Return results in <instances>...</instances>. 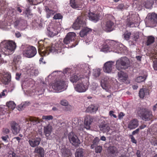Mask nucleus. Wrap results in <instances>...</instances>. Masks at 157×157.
Wrapping results in <instances>:
<instances>
[{
  "mask_svg": "<svg viewBox=\"0 0 157 157\" xmlns=\"http://www.w3.org/2000/svg\"><path fill=\"white\" fill-rule=\"evenodd\" d=\"M44 41L42 40L38 42V52L42 56L48 55L50 52H55L58 53L61 52L64 48L62 43H57L46 48L44 47Z\"/></svg>",
  "mask_w": 157,
  "mask_h": 157,
  "instance_id": "obj_1",
  "label": "nucleus"
},
{
  "mask_svg": "<svg viewBox=\"0 0 157 157\" xmlns=\"http://www.w3.org/2000/svg\"><path fill=\"white\" fill-rule=\"evenodd\" d=\"M16 47V44L12 40H4L0 44V51L6 55L12 54Z\"/></svg>",
  "mask_w": 157,
  "mask_h": 157,
  "instance_id": "obj_2",
  "label": "nucleus"
},
{
  "mask_svg": "<svg viewBox=\"0 0 157 157\" xmlns=\"http://www.w3.org/2000/svg\"><path fill=\"white\" fill-rule=\"evenodd\" d=\"M75 36L76 34L75 33H68L63 40V42L66 44L69 43L71 48L75 47L78 43V41L77 40L74 41Z\"/></svg>",
  "mask_w": 157,
  "mask_h": 157,
  "instance_id": "obj_3",
  "label": "nucleus"
},
{
  "mask_svg": "<svg viewBox=\"0 0 157 157\" xmlns=\"http://www.w3.org/2000/svg\"><path fill=\"white\" fill-rule=\"evenodd\" d=\"M89 84L84 78H81L75 86V90L79 93L85 92L88 89Z\"/></svg>",
  "mask_w": 157,
  "mask_h": 157,
  "instance_id": "obj_4",
  "label": "nucleus"
},
{
  "mask_svg": "<svg viewBox=\"0 0 157 157\" xmlns=\"http://www.w3.org/2000/svg\"><path fill=\"white\" fill-rule=\"evenodd\" d=\"M129 66L128 59L125 57H121L117 61L116 67L118 70L125 69L128 68Z\"/></svg>",
  "mask_w": 157,
  "mask_h": 157,
  "instance_id": "obj_5",
  "label": "nucleus"
},
{
  "mask_svg": "<svg viewBox=\"0 0 157 157\" xmlns=\"http://www.w3.org/2000/svg\"><path fill=\"white\" fill-rule=\"evenodd\" d=\"M36 49L33 46H28L25 47L23 52V55L28 58L34 56L36 53Z\"/></svg>",
  "mask_w": 157,
  "mask_h": 157,
  "instance_id": "obj_6",
  "label": "nucleus"
},
{
  "mask_svg": "<svg viewBox=\"0 0 157 157\" xmlns=\"http://www.w3.org/2000/svg\"><path fill=\"white\" fill-rule=\"evenodd\" d=\"M65 83V81L61 80L57 81L52 84V88L56 92H61L65 89L66 86Z\"/></svg>",
  "mask_w": 157,
  "mask_h": 157,
  "instance_id": "obj_7",
  "label": "nucleus"
},
{
  "mask_svg": "<svg viewBox=\"0 0 157 157\" xmlns=\"http://www.w3.org/2000/svg\"><path fill=\"white\" fill-rule=\"evenodd\" d=\"M140 111V115L143 120L149 121L152 118L153 115L152 112L148 109H142Z\"/></svg>",
  "mask_w": 157,
  "mask_h": 157,
  "instance_id": "obj_8",
  "label": "nucleus"
},
{
  "mask_svg": "<svg viewBox=\"0 0 157 157\" xmlns=\"http://www.w3.org/2000/svg\"><path fill=\"white\" fill-rule=\"evenodd\" d=\"M86 25V22L83 18L81 16L78 17L72 25V28L76 30H78L81 27Z\"/></svg>",
  "mask_w": 157,
  "mask_h": 157,
  "instance_id": "obj_9",
  "label": "nucleus"
},
{
  "mask_svg": "<svg viewBox=\"0 0 157 157\" xmlns=\"http://www.w3.org/2000/svg\"><path fill=\"white\" fill-rule=\"evenodd\" d=\"M70 141L72 144L75 147H78L80 144V141L78 137L73 132H71L68 136Z\"/></svg>",
  "mask_w": 157,
  "mask_h": 157,
  "instance_id": "obj_10",
  "label": "nucleus"
},
{
  "mask_svg": "<svg viewBox=\"0 0 157 157\" xmlns=\"http://www.w3.org/2000/svg\"><path fill=\"white\" fill-rule=\"evenodd\" d=\"M118 77L119 80L122 82L125 83L126 84H128L129 82L128 80V75L124 72L122 71H120L118 73Z\"/></svg>",
  "mask_w": 157,
  "mask_h": 157,
  "instance_id": "obj_11",
  "label": "nucleus"
},
{
  "mask_svg": "<svg viewBox=\"0 0 157 157\" xmlns=\"http://www.w3.org/2000/svg\"><path fill=\"white\" fill-rule=\"evenodd\" d=\"M11 75L9 72H4L2 76L0 75V79L3 84H8L11 81Z\"/></svg>",
  "mask_w": 157,
  "mask_h": 157,
  "instance_id": "obj_12",
  "label": "nucleus"
},
{
  "mask_svg": "<svg viewBox=\"0 0 157 157\" xmlns=\"http://www.w3.org/2000/svg\"><path fill=\"white\" fill-rule=\"evenodd\" d=\"M114 23L111 21H107L105 24L102 25V27L103 29L106 32H110L113 29Z\"/></svg>",
  "mask_w": 157,
  "mask_h": 157,
  "instance_id": "obj_13",
  "label": "nucleus"
},
{
  "mask_svg": "<svg viewBox=\"0 0 157 157\" xmlns=\"http://www.w3.org/2000/svg\"><path fill=\"white\" fill-rule=\"evenodd\" d=\"M44 133L46 136L47 139H50L51 134L52 131V126L48 124L46 126L44 127Z\"/></svg>",
  "mask_w": 157,
  "mask_h": 157,
  "instance_id": "obj_14",
  "label": "nucleus"
},
{
  "mask_svg": "<svg viewBox=\"0 0 157 157\" xmlns=\"http://www.w3.org/2000/svg\"><path fill=\"white\" fill-rule=\"evenodd\" d=\"M94 120V117L90 116H86L84 120V127L86 129L89 130L90 129V125Z\"/></svg>",
  "mask_w": 157,
  "mask_h": 157,
  "instance_id": "obj_15",
  "label": "nucleus"
},
{
  "mask_svg": "<svg viewBox=\"0 0 157 157\" xmlns=\"http://www.w3.org/2000/svg\"><path fill=\"white\" fill-rule=\"evenodd\" d=\"M58 30L56 27L50 25L47 28L46 34L49 36L52 37L58 34Z\"/></svg>",
  "mask_w": 157,
  "mask_h": 157,
  "instance_id": "obj_16",
  "label": "nucleus"
},
{
  "mask_svg": "<svg viewBox=\"0 0 157 157\" xmlns=\"http://www.w3.org/2000/svg\"><path fill=\"white\" fill-rule=\"evenodd\" d=\"M70 5L72 8L79 10L82 8V2L81 0H70Z\"/></svg>",
  "mask_w": 157,
  "mask_h": 157,
  "instance_id": "obj_17",
  "label": "nucleus"
},
{
  "mask_svg": "<svg viewBox=\"0 0 157 157\" xmlns=\"http://www.w3.org/2000/svg\"><path fill=\"white\" fill-rule=\"evenodd\" d=\"M41 141L40 137H36L34 138L30 139L28 142L29 144L32 147H37L40 144Z\"/></svg>",
  "mask_w": 157,
  "mask_h": 157,
  "instance_id": "obj_18",
  "label": "nucleus"
},
{
  "mask_svg": "<svg viewBox=\"0 0 157 157\" xmlns=\"http://www.w3.org/2000/svg\"><path fill=\"white\" fill-rule=\"evenodd\" d=\"M138 125V121L137 119H134L128 122V128L130 130L136 128Z\"/></svg>",
  "mask_w": 157,
  "mask_h": 157,
  "instance_id": "obj_19",
  "label": "nucleus"
},
{
  "mask_svg": "<svg viewBox=\"0 0 157 157\" xmlns=\"http://www.w3.org/2000/svg\"><path fill=\"white\" fill-rule=\"evenodd\" d=\"M11 127L13 133L14 134L18 133L20 131V127L19 124L15 121H12L11 123Z\"/></svg>",
  "mask_w": 157,
  "mask_h": 157,
  "instance_id": "obj_20",
  "label": "nucleus"
},
{
  "mask_svg": "<svg viewBox=\"0 0 157 157\" xmlns=\"http://www.w3.org/2000/svg\"><path fill=\"white\" fill-rule=\"evenodd\" d=\"M113 63L110 61L106 62L104 65L103 70L107 73H111L112 70Z\"/></svg>",
  "mask_w": 157,
  "mask_h": 157,
  "instance_id": "obj_21",
  "label": "nucleus"
},
{
  "mask_svg": "<svg viewBox=\"0 0 157 157\" xmlns=\"http://www.w3.org/2000/svg\"><path fill=\"white\" fill-rule=\"evenodd\" d=\"M108 152L110 157H114L117 153V149L115 146H109L108 149Z\"/></svg>",
  "mask_w": 157,
  "mask_h": 157,
  "instance_id": "obj_22",
  "label": "nucleus"
},
{
  "mask_svg": "<svg viewBox=\"0 0 157 157\" xmlns=\"http://www.w3.org/2000/svg\"><path fill=\"white\" fill-rule=\"evenodd\" d=\"M34 152L38 157H44V149L40 147H37L34 150Z\"/></svg>",
  "mask_w": 157,
  "mask_h": 157,
  "instance_id": "obj_23",
  "label": "nucleus"
},
{
  "mask_svg": "<svg viewBox=\"0 0 157 157\" xmlns=\"http://www.w3.org/2000/svg\"><path fill=\"white\" fill-rule=\"evenodd\" d=\"M149 90L146 88H142L140 89L139 92V96L140 98H143L144 97L149 95Z\"/></svg>",
  "mask_w": 157,
  "mask_h": 157,
  "instance_id": "obj_24",
  "label": "nucleus"
},
{
  "mask_svg": "<svg viewBox=\"0 0 157 157\" xmlns=\"http://www.w3.org/2000/svg\"><path fill=\"white\" fill-rule=\"evenodd\" d=\"M88 16L90 20L95 22L98 21L99 19V16L98 14L90 12L89 13Z\"/></svg>",
  "mask_w": 157,
  "mask_h": 157,
  "instance_id": "obj_25",
  "label": "nucleus"
},
{
  "mask_svg": "<svg viewBox=\"0 0 157 157\" xmlns=\"http://www.w3.org/2000/svg\"><path fill=\"white\" fill-rule=\"evenodd\" d=\"M100 130L103 133H108L110 130L109 125L107 124H101L99 125Z\"/></svg>",
  "mask_w": 157,
  "mask_h": 157,
  "instance_id": "obj_26",
  "label": "nucleus"
},
{
  "mask_svg": "<svg viewBox=\"0 0 157 157\" xmlns=\"http://www.w3.org/2000/svg\"><path fill=\"white\" fill-rule=\"evenodd\" d=\"M98 107L97 105H90L86 109L87 112L91 113L95 112L98 109Z\"/></svg>",
  "mask_w": 157,
  "mask_h": 157,
  "instance_id": "obj_27",
  "label": "nucleus"
},
{
  "mask_svg": "<svg viewBox=\"0 0 157 157\" xmlns=\"http://www.w3.org/2000/svg\"><path fill=\"white\" fill-rule=\"evenodd\" d=\"M83 149L79 148L77 149L75 153V157H85Z\"/></svg>",
  "mask_w": 157,
  "mask_h": 157,
  "instance_id": "obj_28",
  "label": "nucleus"
},
{
  "mask_svg": "<svg viewBox=\"0 0 157 157\" xmlns=\"http://www.w3.org/2000/svg\"><path fill=\"white\" fill-rule=\"evenodd\" d=\"M29 121L32 122L33 125L36 124L40 122V121L38 118L33 117H29L26 119V122L29 123Z\"/></svg>",
  "mask_w": 157,
  "mask_h": 157,
  "instance_id": "obj_29",
  "label": "nucleus"
},
{
  "mask_svg": "<svg viewBox=\"0 0 157 157\" xmlns=\"http://www.w3.org/2000/svg\"><path fill=\"white\" fill-rule=\"evenodd\" d=\"M91 30L88 28H86L82 29L80 32V35L81 37H84L86 36Z\"/></svg>",
  "mask_w": 157,
  "mask_h": 157,
  "instance_id": "obj_30",
  "label": "nucleus"
},
{
  "mask_svg": "<svg viewBox=\"0 0 157 157\" xmlns=\"http://www.w3.org/2000/svg\"><path fill=\"white\" fill-rule=\"evenodd\" d=\"M45 10L46 13V17L49 18L51 16L54 15L55 11L51 9H50L47 6H46L45 8Z\"/></svg>",
  "mask_w": 157,
  "mask_h": 157,
  "instance_id": "obj_31",
  "label": "nucleus"
},
{
  "mask_svg": "<svg viewBox=\"0 0 157 157\" xmlns=\"http://www.w3.org/2000/svg\"><path fill=\"white\" fill-rule=\"evenodd\" d=\"M149 22L152 25L157 23V14H153L151 15L149 19Z\"/></svg>",
  "mask_w": 157,
  "mask_h": 157,
  "instance_id": "obj_32",
  "label": "nucleus"
},
{
  "mask_svg": "<svg viewBox=\"0 0 157 157\" xmlns=\"http://www.w3.org/2000/svg\"><path fill=\"white\" fill-rule=\"evenodd\" d=\"M78 75H74L72 76L70 78V80L73 83L76 82L78 81L79 82V79L82 78H83L80 76Z\"/></svg>",
  "mask_w": 157,
  "mask_h": 157,
  "instance_id": "obj_33",
  "label": "nucleus"
},
{
  "mask_svg": "<svg viewBox=\"0 0 157 157\" xmlns=\"http://www.w3.org/2000/svg\"><path fill=\"white\" fill-rule=\"evenodd\" d=\"M6 105L10 109L13 110L16 107V104L15 103L12 101H10L6 103Z\"/></svg>",
  "mask_w": 157,
  "mask_h": 157,
  "instance_id": "obj_34",
  "label": "nucleus"
},
{
  "mask_svg": "<svg viewBox=\"0 0 157 157\" xmlns=\"http://www.w3.org/2000/svg\"><path fill=\"white\" fill-rule=\"evenodd\" d=\"M30 103L29 101H26L23 103V104H21L18 106V109L19 110H22L24 108L26 107V106L29 105Z\"/></svg>",
  "mask_w": 157,
  "mask_h": 157,
  "instance_id": "obj_35",
  "label": "nucleus"
},
{
  "mask_svg": "<svg viewBox=\"0 0 157 157\" xmlns=\"http://www.w3.org/2000/svg\"><path fill=\"white\" fill-rule=\"evenodd\" d=\"M109 81V78L107 76H105L104 79L101 81V85L102 87L104 86L106 87ZM103 88V87H102Z\"/></svg>",
  "mask_w": 157,
  "mask_h": 157,
  "instance_id": "obj_36",
  "label": "nucleus"
},
{
  "mask_svg": "<svg viewBox=\"0 0 157 157\" xmlns=\"http://www.w3.org/2000/svg\"><path fill=\"white\" fill-rule=\"evenodd\" d=\"M154 37L152 36H148L146 42L147 45V46L150 45L154 42Z\"/></svg>",
  "mask_w": 157,
  "mask_h": 157,
  "instance_id": "obj_37",
  "label": "nucleus"
},
{
  "mask_svg": "<svg viewBox=\"0 0 157 157\" xmlns=\"http://www.w3.org/2000/svg\"><path fill=\"white\" fill-rule=\"evenodd\" d=\"M146 78V76H139L136 79V81L138 83H140L145 81Z\"/></svg>",
  "mask_w": 157,
  "mask_h": 157,
  "instance_id": "obj_38",
  "label": "nucleus"
},
{
  "mask_svg": "<svg viewBox=\"0 0 157 157\" xmlns=\"http://www.w3.org/2000/svg\"><path fill=\"white\" fill-rule=\"evenodd\" d=\"M62 154L64 157H69L71 155L70 150L69 149H64Z\"/></svg>",
  "mask_w": 157,
  "mask_h": 157,
  "instance_id": "obj_39",
  "label": "nucleus"
},
{
  "mask_svg": "<svg viewBox=\"0 0 157 157\" xmlns=\"http://www.w3.org/2000/svg\"><path fill=\"white\" fill-rule=\"evenodd\" d=\"M153 3L151 0H147L144 3V6L147 8L149 9L152 6Z\"/></svg>",
  "mask_w": 157,
  "mask_h": 157,
  "instance_id": "obj_40",
  "label": "nucleus"
},
{
  "mask_svg": "<svg viewBox=\"0 0 157 157\" xmlns=\"http://www.w3.org/2000/svg\"><path fill=\"white\" fill-rule=\"evenodd\" d=\"M135 22L131 21L130 19H128L126 25L128 27H133L135 25Z\"/></svg>",
  "mask_w": 157,
  "mask_h": 157,
  "instance_id": "obj_41",
  "label": "nucleus"
},
{
  "mask_svg": "<svg viewBox=\"0 0 157 157\" xmlns=\"http://www.w3.org/2000/svg\"><path fill=\"white\" fill-rule=\"evenodd\" d=\"M131 35V33L126 31L124 33L123 35L124 38L126 40H128L130 39Z\"/></svg>",
  "mask_w": 157,
  "mask_h": 157,
  "instance_id": "obj_42",
  "label": "nucleus"
},
{
  "mask_svg": "<svg viewBox=\"0 0 157 157\" xmlns=\"http://www.w3.org/2000/svg\"><path fill=\"white\" fill-rule=\"evenodd\" d=\"M22 19L20 18H17L16 19L15 21L14 22L13 24L15 27H17L19 24L20 22L21 21Z\"/></svg>",
  "mask_w": 157,
  "mask_h": 157,
  "instance_id": "obj_43",
  "label": "nucleus"
},
{
  "mask_svg": "<svg viewBox=\"0 0 157 157\" xmlns=\"http://www.w3.org/2000/svg\"><path fill=\"white\" fill-rule=\"evenodd\" d=\"M102 147L101 146H98L95 148V151L96 153H100L102 151Z\"/></svg>",
  "mask_w": 157,
  "mask_h": 157,
  "instance_id": "obj_44",
  "label": "nucleus"
},
{
  "mask_svg": "<svg viewBox=\"0 0 157 157\" xmlns=\"http://www.w3.org/2000/svg\"><path fill=\"white\" fill-rule=\"evenodd\" d=\"M7 94V90L6 89L3 90L2 92L0 93V98L2 97H5L6 95Z\"/></svg>",
  "mask_w": 157,
  "mask_h": 157,
  "instance_id": "obj_45",
  "label": "nucleus"
},
{
  "mask_svg": "<svg viewBox=\"0 0 157 157\" xmlns=\"http://www.w3.org/2000/svg\"><path fill=\"white\" fill-rule=\"evenodd\" d=\"M38 73L39 72L37 70H36V69L31 70V74L32 75L36 76L38 75Z\"/></svg>",
  "mask_w": 157,
  "mask_h": 157,
  "instance_id": "obj_46",
  "label": "nucleus"
},
{
  "mask_svg": "<svg viewBox=\"0 0 157 157\" xmlns=\"http://www.w3.org/2000/svg\"><path fill=\"white\" fill-rule=\"evenodd\" d=\"M53 118V116L52 115L43 116L42 117V119H43L48 120H52Z\"/></svg>",
  "mask_w": 157,
  "mask_h": 157,
  "instance_id": "obj_47",
  "label": "nucleus"
},
{
  "mask_svg": "<svg viewBox=\"0 0 157 157\" xmlns=\"http://www.w3.org/2000/svg\"><path fill=\"white\" fill-rule=\"evenodd\" d=\"M63 17L60 13H57L55 14L53 17L55 19H61Z\"/></svg>",
  "mask_w": 157,
  "mask_h": 157,
  "instance_id": "obj_48",
  "label": "nucleus"
},
{
  "mask_svg": "<svg viewBox=\"0 0 157 157\" xmlns=\"http://www.w3.org/2000/svg\"><path fill=\"white\" fill-rule=\"evenodd\" d=\"M60 104L66 106L68 105V102L66 100H63L61 101Z\"/></svg>",
  "mask_w": 157,
  "mask_h": 157,
  "instance_id": "obj_49",
  "label": "nucleus"
},
{
  "mask_svg": "<svg viewBox=\"0 0 157 157\" xmlns=\"http://www.w3.org/2000/svg\"><path fill=\"white\" fill-rule=\"evenodd\" d=\"M2 140L6 142H8V139L9 138V136L8 135H6L5 136H2L1 137Z\"/></svg>",
  "mask_w": 157,
  "mask_h": 157,
  "instance_id": "obj_50",
  "label": "nucleus"
},
{
  "mask_svg": "<svg viewBox=\"0 0 157 157\" xmlns=\"http://www.w3.org/2000/svg\"><path fill=\"white\" fill-rule=\"evenodd\" d=\"M10 132L9 129L6 128H3L2 129V132L3 134H8Z\"/></svg>",
  "mask_w": 157,
  "mask_h": 157,
  "instance_id": "obj_51",
  "label": "nucleus"
},
{
  "mask_svg": "<svg viewBox=\"0 0 157 157\" xmlns=\"http://www.w3.org/2000/svg\"><path fill=\"white\" fill-rule=\"evenodd\" d=\"M153 68L155 70H157V59L153 61Z\"/></svg>",
  "mask_w": 157,
  "mask_h": 157,
  "instance_id": "obj_52",
  "label": "nucleus"
},
{
  "mask_svg": "<svg viewBox=\"0 0 157 157\" xmlns=\"http://www.w3.org/2000/svg\"><path fill=\"white\" fill-rule=\"evenodd\" d=\"M100 71L98 70H96L94 72V75L96 77L99 76L100 75Z\"/></svg>",
  "mask_w": 157,
  "mask_h": 157,
  "instance_id": "obj_53",
  "label": "nucleus"
},
{
  "mask_svg": "<svg viewBox=\"0 0 157 157\" xmlns=\"http://www.w3.org/2000/svg\"><path fill=\"white\" fill-rule=\"evenodd\" d=\"M99 141V139L98 137H95L92 143H94L96 144H98Z\"/></svg>",
  "mask_w": 157,
  "mask_h": 157,
  "instance_id": "obj_54",
  "label": "nucleus"
},
{
  "mask_svg": "<svg viewBox=\"0 0 157 157\" xmlns=\"http://www.w3.org/2000/svg\"><path fill=\"white\" fill-rule=\"evenodd\" d=\"M124 6L123 4H119L117 7V8L121 10H122L124 8Z\"/></svg>",
  "mask_w": 157,
  "mask_h": 157,
  "instance_id": "obj_55",
  "label": "nucleus"
},
{
  "mask_svg": "<svg viewBox=\"0 0 157 157\" xmlns=\"http://www.w3.org/2000/svg\"><path fill=\"white\" fill-rule=\"evenodd\" d=\"M131 139V141L132 143L135 144H136L137 141L135 139L134 137L132 135H130V136Z\"/></svg>",
  "mask_w": 157,
  "mask_h": 157,
  "instance_id": "obj_56",
  "label": "nucleus"
},
{
  "mask_svg": "<svg viewBox=\"0 0 157 157\" xmlns=\"http://www.w3.org/2000/svg\"><path fill=\"white\" fill-rule=\"evenodd\" d=\"M125 115L122 112H120L118 115V118L120 119H122L123 118V117Z\"/></svg>",
  "mask_w": 157,
  "mask_h": 157,
  "instance_id": "obj_57",
  "label": "nucleus"
},
{
  "mask_svg": "<svg viewBox=\"0 0 157 157\" xmlns=\"http://www.w3.org/2000/svg\"><path fill=\"white\" fill-rule=\"evenodd\" d=\"M114 112L112 110H111L109 112V115L111 117L113 116L114 118H116L117 116L116 115L113 114Z\"/></svg>",
  "mask_w": 157,
  "mask_h": 157,
  "instance_id": "obj_58",
  "label": "nucleus"
},
{
  "mask_svg": "<svg viewBox=\"0 0 157 157\" xmlns=\"http://www.w3.org/2000/svg\"><path fill=\"white\" fill-rule=\"evenodd\" d=\"M139 131V128H138L135 130L133 131L132 133V135H135L136 134H138Z\"/></svg>",
  "mask_w": 157,
  "mask_h": 157,
  "instance_id": "obj_59",
  "label": "nucleus"
},
{
  "mask_svg": "<svg viewBox=\"0 0 157 157\" xmlns=\"http://www.w3.org/2000/svg\"><path fill=\"white\" fill-rule=\"evenodd\" d=\"M15 35L17 38H19L21 36V34L19 32H17L15 33Z\"/></svg>",
  "mask_w": 157,
  "mask_h": 157,
  "instance_id": "obj_60",
  "label": "nucleus"
},
{
  "mask_svg": "<svg viewBox=\"0 0 157 157\" xmlns=\"http://www.w3.org/2000/svg\"><path fill=\"white\" fill-rule=\"evenodd\" d=\"M21 75V74L16 73V79L17 80H19L20 78Z\"/></svg>",
  "mask_w": 157,
  "mask_h": 157,
  "instance_id": "obj_61",
  "label": "nucleus"
},
{
  "mask_svg": "<svg viewBox=\"0 0 157 157\" xmlns=\"http://www.w3.org/2000/svg\"><path fill=\"white\" fill-rule=\"evenodd\" d=\"M136 155L137 157H141L140 151L139 150H137Z\"/></svg>",
  "mask_w": 157,
  "mask_h": 157,
  "instance_id": "obj_62",
  "label": "nucleus"
},
{
  "mask_svg": "<svg viewBox=\"0 0 157 157\" xmlns=\"http://www.w3.org/2000/svg\"><path fill=\"white\" fill-rule=\"evenodd\" d=\"M30 3V4L31 5H35V1L36 0H28Z\"/></svg>",
  "mask_w": 157,
  "mask_h": 157,
  "instance_id": "obj_63",
  "label": "nucleus"
},
{
  "mask_svg": "<svg viewBox=\"0 0 157 157\" xmlns=\"http://www.w3.org/2000/svg\"><path fill=\"white\" fill-rule=\"evenodd\" d=\"M155 140L153 142H151L152 143V144H153L154 146L157 145V140L155 139Z\"/></svg>",
  "mask_w": 157,
  "mask_h": 157,
  "instance_id": "obj_64",
  "label": "nucleus"
}]
</instances>
